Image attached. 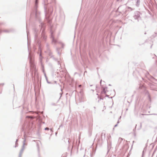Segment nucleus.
I'll use <instances>...</instances> for the list:
<instances>
[{"instance_id": "de8ad7c7", "label": "nucleus", "mask_w": 157, "mask_h": 157, "mask_svg": "<svg viewBox=\"0 0 157 157\" xmlns=\"http://www.w3.org/2000/svg\"><path fill=\"white\" fill-rule=\"evenodd\" d=\"M152 46V45H151V48Z\"/></svg>"}, {"instance_id": "0eeeda50", "label": "nucleus", "mask_w": 157, "mask_h": 157, "mask_svg": "<svg viewBox=\"0 0 157 157\" xmlns=\"http://www.w3.org/2000/svg\"><path fill=\"white\" fill-rule=\"evenodd\" d=\"M29 62L30 64V66L31 67H32L33 68H35V67L34 66V65L33 64L32 60V59L30 55V53H29Z\"/></svg>"}, {"instance_id": "b1692460", "label": "nucleus", "mask_w": 157, "mask_h": 157, "mask_svg": "<svg viewBox=\"0 0 157 157\" xmlns=\"http://www.w3.org/2000/svg\"><path fill=\"white\" fill-rule=\"evenodd\" d=\"M82 86V85H79V86H78V87H79V88H80Z\"/></svg>"}, {"instance_id": "7c9ffc66", "label": "nucleus", "mask_w": 157, "mask_h": 157, "mask_svg": "<svg viewBox=\"0 0 157 157\" xmlns=\"http://www.w3.org/2000/svg\"><path fill=\"white\" fill-rule=\"evenodd\" d=\"M106 97H109V95H108L107 94H106Z\"/></svg>"}, {"instance_id": "dca6fc26", "label": "nucleus", "mask_w": 157, "mask_h": 157, "mask_svg": "<svg viewBox=\"0 0 157 157\" xmlns=\"http://www.w3.org/2000/svg\"><path fill=\"white\" fill-rule=\"evenodd\" d=\"M37 148L38 151V153H39V151H40L39 147L38 144L37 145Z\"/></svg>"}, {"instance_id": "9b49d317", "label": "nucleus", "mask_w": 157, "mask_h": 157, "mask_svg": "<svg viewBox=\"0 0 157 157\" xmlns=\"http://www.w3.org/2000/svg\"><path fill=\"white\" fill-rule=\"evenodd\" d=\"M140 0H136V6H138L140 5Z\"/></svg>"}, {"instance_id": "1a4fd4ad", "label": "nucleus", "mask_w": 157, "mask_h": 157, "mask_svg": "<svg viewBox=\"0 0 157 157\" xmlns=\"http://www.w3.org/2000/svg\"><path fill=\"white\" fill-rule=\"evenodd\" d=\"M13 31L12 29H10V30H4L2 32L5 33H10L12 32ZM2 31H0V33H2Z\"/></svg>"}, {"instance_id": "c9c22d12", "label": "nucleus", "mask_w": 157, "mask_h": 157, "mask_svg": "<svg viewBox=\"0 0 157 157\" xmlns=\"http://www.w3.org/2000/svg\"><path fill=\"white\" fill-rule=\"evenodd\" d=\"M119 123V121L118 120V121H117V124H118Z\"/></svg>"}, {"instance_id": "49530a36", "label": "nucleus", "mask_w": 157, "mask_h": 157, "mask_svg": "<svg viewBox=\"0 0 157 157\" xmlns=\"http://www.w3.org/2000/svg\"><path fill=\"white\" fill-rule=\"evenodd\" d=\"M146 34V33H144V34Z\"/></svg>"}, {"instance_id": "39448f33", "label": "nucleus", "mask_w": 157, "mask_h": 157, "mask_svg": "<svg viewBox=\"0 0 157 157\" xmlns=\"http://www.w3.org/2000/svg\"><path fill=\"white\" fill-rule=\"evenodd\" d=\"M38 3V0H36L35 2V5L34 6V9L35 10V17L36 18H39V15L40 14V12H38L37 10V4Z\"/></svg>"}, {"instance_id": "a211bd4d", "label": "nucleus", "mask_w": 157, "mask_h": 157, "mask_svg": "<svg viewBox=\"0 0 157 157\" xmlns=\"http://www.w3.org/2000/svg\"><path fill=\"white\" fill-rule=\"evenodd\" d=\"M18 146V143H15V146H14L15 147H17Z\"/></svg>"}, {"instance_id": "2eb2a0df", "label": "nucleus", "mask_w": 157, "mask_h": 157, "mask_svg": "<svg viewBox=\"0 0 157 157\" xmlns=\"http://www.w3.org/2000/svg\"><path fill=\"white\" fill-rule=\"evenodd\" d=\"M102 92H103L104 94H106V91L105 90V89L104 87L103 88V90L102 91Z\"/></svg>"}, {"instance_id": "a878e982", "label": "nucleus", "mask_w": 157, "mask_h": 157, "mask_svg": "<svg viewBox=\"0 0 157 157\" xmlns=\"http://www.w3.org/2000/svg\"><path fill=\"white\" fill-rule=\"evenodd\" d=\"M148 97H149V100H151V98H150V95H148Z\"/></svg>"}, {"instance_id": "c85d7f7f", "label": "nucleus", "mask_w": 157, "mask_h": 157, "mask_svg": "<svg viewBox=\"0 0 157 157\" xmlns=\"http://www.w3.org/2000/svg\"><path fill=\"white\" fill-rule=\"evenodd\" d=\"M18 140H16L15 143H17Z\"/></svg>"}, {"instance_id": "603ef678", "label": "nucleus", "mask_w": 157, "mask_h": 157, "mask_svg": "<svg viewBox=\"0 0 157 157\" xmlns=\"http://www.w3.org/2000/svg\"><path fill=\"white\" fill-rule=\"evenodd\" d=\"M60 94L61 95L62 94L61 93H60Z\"/></svg>"}, {"instance_id": "423d86ee", "label": "nucleus", "mask_w": 157, "mask_h": 157, "mask_svg": "<svg viewBox=\"0 0 157 157\" xmlns=\"http://www.w3.org/2000/svg\"><path fill=\"white\" fill-rule=\"evenodd\" d=\"M26 141V139H24L23 141V145L22 146V147L21 150L20 151L19 154V157H21V155L23 152V151L25 149V142Z\"/></svg>"}, {"instance_id": "5701e85b", "label": "nucleus", "mask_w": 157, "mask_h": 157, "mask_svg": "<svg viewBox=\"0 0 157 157\" xmlns=\"http://www.w3.org/2000/svg\"><path fill=\"white\" fill-rule=\"evenodd\" d=\"M46 46H47V47L48 48V47L49 46V44H46Z\"/></svg>"}, {"instance_id": "4c0bfd02", "label": "nucleus", "mask_w": 157, "mask_h": 157, "mask_svg": "<svg viewBox=\"0 0 157 157\" xmlns=\"http://www.w3.org/2000/svg\"><path fill=\"white\" fill-rule=\"evenodd\" d=\"M91 90L93 92L94 91V90H92H92Z\"/></svg>"}, {"instance_id": "f3484780", "label": "nucleus", "mask_w": 157, "mask_h": 157, "mask_svg": "<svg viewBox=\"0 0 157 157\" xmlns=\"http://www.w3.org/2000/svg\"><path fill=\"white\" fill-rule=\"evenodd\" d=\"M94 155H93V153H90V157H93Z\"/></svg>"}, {"instance_id": "4be33fe9", "label": "nucleus", "mask_w": 157, "mask_h": 157, "mask_svg": "<svg viewBox=\"0 0 157 157\" xmlns=\"http://www.w3.org/2000/svg\"><path fill=\"white\" fill-rule=\"evenodd\" d=\"M28 33H29V32L27 31V33L28 38Z\"/></svg>"}, {"instance_id": "a18cd8bd", "label": "nucleus", "mask_w": 157, "mask_h": 157, "mask_svg": "<svg viewBox=\"0 0 157 157\" xmlns=\"http://www.w3.org/2000/svg\"><path fill=\"white\" fill-rule=\"evenodd\" d=\"M113 98V97H110V98Z\"/></svg>"}, {"instance_id": "7ed1b4c3", "label": "nucleus", "mask_w": 157, "mask_h": 157, "mask_svg": "<svg viewBox=\"0 0 157 157\" xmlns=\"http://www.w3.org/2000/svg\"><path fill=\"white\" fill-rule=\"evenodd\" d=\"M44 12L46 17L47 19H48L49 16L52 14L53 11V9L52 7H50L47 10V7H45V6L44 7Z\"/></svg>"}, {"instance_id": "20e7f679", "label": "nucleus", "mask_w": 157, "mask_h": 157, "mask_svg": "<svg viewBox=\"0 0 157 157\" xmlns=\"http://www.w3.org/2000/svg\"><path fill=\"white\" fill-rule=\"evenodd\" d=\"M141 14L139 11H136L134 13L133 17L135 20H137V22L141 20L140 15Z\"/></svg>"}, {"instance_id": "6e6552de", "label": "nucleus", "mask_w": 157, "mask_h": 157, "mask_svg": "<svg viewBox=\"0 0 157 157\" xmlns=\"http://www.w3.org/2000/svg\"><path fill=\"white\" fill-rule=\"evenodd\" d=\"M51 38H52V42H54L55 43L57 42V41L55 40L54 39L53 35V32L51 31Z\"/></svg>"}, {"instance_id": "ea45409f", "label": "nucleus", "mask_w": 157, "mask_h": 157, "mask_svg": "<svg viewBox=\"0 0 157 157\" xmlns=\"http://www.w3.org/2000/svg\"><path fill=\"white\" fill-rule=\"evenodd\" d=\"M121 116H120V117H119V119H121Z\"/></svg>"}, {"instance_id": "f257e3e1", "label": "nucleus", "mask_w": 157, "mask_h": 157, "mask_svg": "<svg viewBox=\"0 0 157 157\" xmlns=\"http://www.w3.org/2000/svg\"><path fill=\"white\" fill-rule=\"evenodd\" d=\"M34 39L36 42L38 44V45L39 46L38 50L39 52H40L39 54V59L41 62L43 57L42 56L41 54V48L40 44L41 42L39 39H38V35L36 34H35Z\"/></svg>"}, {"instance_id": "f704fd0d", "label": "nucleus", "mask_w": 157, "mask_h": 157, "mask_svg": "<svg viewBox=\"0 0 157 157\" xmlns=\"http://www.w3.org/2000/svg\"><path fill=\"white\" fill-rule=\"evenodd\" d=\"M57 62H58V64H59V62L58 61H57Z\"/></svg>"}, {"instance_id": "aec40b11", "label": "nucleus", "mask_w": 157, "mask_h": 157, "mask_svg": "<svg viewBox=\"0 0 157 157\" xmlns=\"http://www.w3.org/2000/svg\"><path fill=\"white\" fill-rule=\"evenodd\" d=\"M57 51L58 52V54L59 55L60 54V53H59V52L58 51V49H57Z\"/></svg>"}, {"instance_id": "8fccbe9b", "label": "nucleus", "mask_w": 157, "mask_h": 157, "mask_svg": "<svg viewBox=\"0 0 157 157\" xmlns=\"http://www.w3.org/2000/svg\"><path fill=\"white\" fill-rule=\"evenodd\" d=\"M92 86V85H90V86Z\"/></svg>"}, {"instance_id": "a19ab883", "label": "nucleus", "mask_w": 157, "mask_h": 157, "mask_svg": "<svg viewBox=\"0 0 157 157\" xmlns=\"http://www.w3.org/2000/svg\"><path fill=\"white\" fill-rule=\"evenodd\" d=\"M29 117V116H27L26 117Z\"/></svg>"}, {"instance_id": "cd10ccee", "label": "nucleus", "mask_w": 157, "mask_h": 157, "mask_svg": "<svg viewBox=\"0 0 157 157\" xmlns=\"http://www.w3.org/2000/svg\"><path fill=\"white\" fill-rule=\"evenodd\" d=\"M117 124H117L115 125V126H114V127H117Z\"/></svg>"}, {"instance_id": "6ab92c4d", "label": "nucleus", "mask_w": 157, "mask_h": 157, "mask_svg": "<svg viewBox=\"0 0 157 157\" xmlns=\"http://www.w3.org/2000/svg\"><path fill=\"white\" fill-rule=\"evenodd\" d=\"M49 128L48 127H46L45 128V130H49Z\"/></svg>"}, {"instance_id": "473e14b6", "label": "nucleus", "mask_w": 157, "mask_h": 157, "mask_svg": "<svg viewBox=\"0 0 157 157\" xmlns=\"http://www.w3.org/2000/svg\"><path fill=\"white\" fill-rule=\"evenodd\" d=\"M101 81H102V80H101V81H100V84H101Z\"/></svg>"}, {"instance_id": "ddd939ff", "label": "nucleus", "mask_w": 157, "mask_h": 157, "mask_svg": "<svg viewBox=\"0 0 157 157\" xmlns=\"http://www.w3.org/2000/svg\"><path fill=\"white\" fill-rule=\"evenodd\" d=\"M59 43H60L61 44V45L62 46V48H64V44L62 43L61 42H59Z\"/></svg>"}, {"instance_id": "bb28decb", "label": "nucleus", "mask_w": 157, "mask_h": 157, "mask_svg": "<svg viewBox=\"0 0 157 157\" xmlns=\"http://www.w3.org/2000/svg\"><path fill=\"white\" fill-rule=\"evenodd\" d=\"M52 105H56V104L55 103H52Z\"/></svg>"}, {"instance_id": "9d476101", "label": "nucleus", "mask_w": 157, "mask_h": 157, "mask_svg": "<svg viewBox=\"0 0 157 157\" xmlns=\"http://www.w3.org/2000/svg\"><path fill=\"white\" fill-rule=\"evenodd\" d=\"M49 56H50L51 58H52L55 61H57V59L54 57V56L52 55V53L50 52L49 54Z\"/></svg>"}, {"instance_id": "3c124183", "label": "nucleus", "mask_w": 157, "mask_h": 157, "mask_svg": "<svg viewBox=\"0 0 157 157\" xmlns=\"http://www.w3.org/2000/svg\"><path fill=\"white\" fill-rule=\"evenodd\" d=\"M85 155H84V156H83V157H85Z\"/></svg>"}, {"instance_id": "393cba45", "label": "nucleus", "mask_w": 157, "mask_h": 157, "mask_svg": "<svg viewBox=\"0 0 157 157\" xmlns=\"http://www.w3.org/2000/svg\"><path fill=\"white\" fill-rule=\"evenodd\" d=\"M128 8L129 9H131V10H132V9L130 7H128Z\"/></svg>"}, {"instance_id": "72a5a7b5", "label": "nucleus", "mask_w": 157, "mask_h": 157, "mask_svg": "<svg viewBox=\"0 0 157 157\" xmlns=\"http://www.w3.org/2000/svg\"><path fill=\"white\" fill-rule=\"evenodd\" d=\"M151 115H157V114H151Z\"/></svg>"}, {"instance_id": "09e8293b", "label": "nucleus", "mask_w": 157, "mask_h": 157, "mask_svg": "<svg viewBox=\"0 0 157 157\" xmlns=\"http://www.w3.org/2000/svg\"><path fill=\"white\" fill-rule=\"evenodd\" d=\"M57 134V132L56 133V135Z\"/></svg>"}, {"instance_id": "c756f323", "label": "nucleus", "mask_w": 157, "mask_h": 157, "mask_svg": "<svg viewBox=\"0 0 157 157\" xmlns=\"http://www.w3.org/2000/svg\"><path fill=\"white\" fill-rule=\"evenodd\" d=\"M63 126V125L62 124H61V125H60L59 126V128L61 127H62Z\"/></svg>"}, {"instance_id": "c03bdc74", "label": "nucleus", "mask_w": 157, "mask_h": 157, "mask_svg": "<svg viewBox=\"0 0 157 157\" xmlns=\"http://www.w3.org/2000/svg\"><path fill=\"white\" fill-rule=\"evenodd\" d=\"M136 126H137V125H136V127H135V128H136ZM135 129H136V128H135Z\"/></svg>"}, {"instance_id": "e433bc0d", "label": "nucleus", "mask_w": 157, "mask_h": 157, "mask_svg": "<svg viewBox=\"0 0 157 157\" xmlns=\"http://www.w3.org/2000/svg\"><path fill=\"white\" fill-rule=\"evenodd\" d=\"M30 118L31 119H33V118L32 117H30Z\"/></svg>"}, {"instance_id": "79ce46f5", "label": "nucleus", "mask_w": 157, "mask_h": 157, "mask_svg": "<svg viewBox=\"0 0 157 157\" xmlns=\"http://www.w3.org/2000/svg\"><path fill=\"white\" fill-rule=\"evenodd\" d=\"M86 71H85L84 72V74H85V73H86Z\"/></svg>"}, {"instance_id": "2f4dec72", "label": "nucleus", "mask_w": 157, "mask_h": 157, "mask_svg": "<svg viewBox=\"0 0 157 157\" xmlns=\"http://www.w3.org/2000/svg\"><path fill=\"white\" fill-rule=\"evenodd\" d=\"M155 34H157V32H155Z\"/></svg>"}, {"instance_id": "412c9836", "label": "nucleus", "mask_w": 157, "mask_h": 157, "mask_svg": "<svg viewBox=\"0 0 157 157\" xmlns=\"http://www.w3.org/2000/svg\"><path fill=\"white\" fill-rule=\"evenodd\" d=\"M121 140V141H122L123 139L121 138H120L119 140Z\"/></svg>"}, {"instance_id": "37998d69", "label": "nucleus", "mask_w": 157, "mask_h": 157, "mask_svg": "<svg viewBox=\"0 0 157 157\" xmlns=\"http://www.w3.org/2000/svg\"><path fill=\"white\" fill-rule=\"evenodd\" d=\"M109 86H111V84H109Z\"/></svg>"}, {"instance_id": "58836bf2", "label": "nucleus", "mask_w": 157, "mask_h": 157, "mask_svg": "<svg viewBox=\"0 0 157 157\" xmlns=\"http://www.w3.org/2000/svg\"><path fill=\"white\" fill-rule=\"evenodd\" d=\"M100 100H101V99H102V100L103 99V98H100Z\"/></svg>"}, {"instance_id": "4468645a", "label": "nucleus", "mask_w": 157, "mask_h": 157, "mask_svg": "<svg viewBox=\"0 0 157 157\" xmlns=\"http://www.w3.org/2000/svg\"><path fill=\"white\" fill-rule=\"evenodd\" d=\"M95 151H96V150H94L93 149L91 153H93V155H94L95 154Z\"/></svg>"}, {"instance_id": "f03ea898", "label": "nucleus", "mask_w": 157, "mask_h": 157, "mask_svg": "<svg viewBox=\"0 0 157 157\" xmlns=\"http://www.w3.org/2000/svg\"><path fill=\"white\" fill-rule=\"evenodd\" d=\"M39 26L41 27V30L42 31L41 34V38L42 40H45L47 39V36L45 35L44 33V30L45 29V24L43 22H41Z\"/></svg>"}, {"instance_id": "f8f14e48", "label": "nucleus", "mask_w": 157, "mask_h": 157, "mask_svg": "<svg viewBox=\"0 0 157 157\" xmlns=\"http://www.w3.org/2000/svg\"><path fill=\"white\" fill-rule=\"evenodd\" d=\"M44 76H45V78H46V81L47 82V83H49V84H50L51 83V82H49L48 81V78H47V77L46 75V74L45 73H44Z\"/></svg>"}]
</instances>
